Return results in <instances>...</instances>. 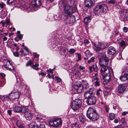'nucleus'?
Segmentation results:
<instances>
[{"label": "nucleus", "mask_w": 128, "mask_h": 128, "mask_svg": "<svg viewBox=\"0 0 128 128\" xmlns=\"http://www.w3.org/2000/svg\"><path fill=\"white\" fill-rule=\"evenodd\" d=\"M99 60L100 65L101 68L100 74L103 77L104 80L106 83H107L111 80V78L110 74V70L106 66L108 64L109 59L105 56H101Z\"/></svg>", "instance_id": "obj_1"}, {"label": "nucleus", "mask_w": 128, "mask_h": 128, "mask_svg": "<svg viewBox=\"0 0 128 128\" xmlns=\"http://www.w3.org/2000/svg\"><path fill=\"white\" fill-rule=\"evenodd\" d=\"M108 9L107 6L102 4L97 5L94 9V12L96 16H98L106 12Z\"/></svg>", "instance_id": "obj_2"}, {"label": "nucleus", "mask_w": 128, "mask_h": 128, "mask_svg": "<svg viewBox=\"0 0 128 128\" xmlns=\"http://www.w3.org/2000/svg\"><path fill=\"white\" fill-rule=\"evenodd\" d=\"M86 116L90 119L93 121L97 120L99 118V115L96 112V110L92 108L88 109L87 112Z\"/></svg>", "instance_id": "obj_3"}, {"label": "nucleus", "mask_w": 128, "mask_h": 128, "mask_svg": "<svg viewBox=\"0 0 128 128\" xmlns=\"http://www.w3.org/2000/svg\"><path fill=\"white\" fill-rule=\"evenodd\" d=\"M76 8L69 5H66L63 8V13L65 16H70L76 11Z\"/></svg>", "instance_id": "obj_4"}, {"label": "nucleus", "mask_w": 128, "mask_h": 128, "mask_svg": "<svg viewBox=\"0 0 128 128\" xmlns=\"http://www.w3.org/2000/svg\"><path fill=\"white\" fill-rule=\"evenodd\" d=\"M62 120L61 118H56L49 122L50 125L54 127H58L61 126Z\"/></svg>", "instance_id": "obj_5"}, {"label": "nucleus", "mask_w": 128, "mask_h": 128, "mask_svg": "<svg viewBox=\"0 0 128 128\" xmlns=\"http://www.w3.org/2000/svg\"><path fill=\"white\" fill-rule=\"evenodd\" d=\"M81 100L79 99H76L73 101L72 103L71 107L74 110H78L82 104Z\"/></svg>", "instance_id": "obj_6"}, {"label": "nucleus", "mask_w": 128, "mask_h": 128, "mask_svg": "<svg viewBox=\"0 0 128 128\" xmlns=\"http://www.w3.org/2000/svg\"><path fill=\"white\" fill-rule=\"evenodd\" d=\"M20 92L17 90H14L9 94L10 98L12 100L18 98L20 96Z\"/></svg>", "instance_id": "obj_7"}, {"label": "nucleus", "mask_w": 128, "mask_h": 128, "mask_svg": "<svg viewBox=\"0 0 128 128\" xmlns=\"http://www.w3.org/2000/svg\"><path fill=\"white\" fill-rule=\"evenodd\" d=\"M6 64L3 65L2 66L3 69L4 70H9L12 71L14 70V69L12 66V65L10 63V61L8 60H7L6 61Z\"/></svg>", "instance_id": "obj_8"}, {"label": "nucleus", "mask_w": 128, "mask_h": 128, "mask_svg": "<svg viewBox=\"0 0 128 128\" xmlns=\"http://www.w3.org/2000/svg\"><path fill=\"white\" fill-rule=\"evenodd\" d=\"M66 16V18L64 21V22L66 24H72L74 23L75 21V18L73 16Z\"/></svg>", "instance_id": "obj_9"}, {"label": "nucleus", "mask_w": 128, "mask_h": 128, "mask_svg": "<svg viewBox=\"0 0 128 128\" xmlns=\"http://www.w3.org/2000/svg\"><path fill=\"white\" fill-rule=\"evenodd\" d=\"M95 92V90L94 88H91L89 89L84 93V96L86 99H88Z\"/></svg>", "instance_id": "obj_10"}, {"label": "nucleus", "mask_w": 128, "mask_h": 128, "mask_svg": "<svg viewBox=\"0 0 128 128\" xmlns=\"http://www.w3.org/2000/svg\"><path fill=\"white\" fill-rule=\"evenodd\" d=\"M126 89L124 85L121 84L119 85L116 88L117 92L118 95H119L122 94Z\"/></svg>", "instance_id": "obj_11"}, {"label": "nucleus", "mask_w": 128, "mask_h": 128, "mask_svg": "<svg viewBox=\"0 0 128 128\" xmlns=\"http://www.w3.org/2000/svg\"><path fill=\"white\" fill-rule=\"evenodd\" d=\"M116 52L115 48L112 46L109 47L107 50V54L108 56L110 58H112L114 56Z\"/></svg>", "instance_id": "obj_12"}, {"label": "nucleus", "mask_w": 128, "mask_h": 128, "mask_svg": "<svg viewBox=\"0 0 128 128\" xmlns=\"http://www.w3.org/2000/svg\"><path fill=\"white\" fill-rule=\"evenodd\" d=\"M74 88L78 93L81 92L83 89V86L81 84L76 82L74 84Z\"/></svg>", "instance_id": "obj_13"}, {"label": "nucleus", "mask_w": 128, "mask_h": 128, "mask_svg": "<svg viewBox=\"0 0 128 128\" xmlns=\"http://www.w3.org/2000/svg\"><path fill=\"white\" fill-rule=\"evenodd\" d=\"M96 97L92 96L88 99L86 100V102L88 105H94L96 104Z\"/></svg>", "instance_id": "obj_14"}, {"label": "nucleus", "mask_w": 128, "mask_h": 128, "mask_svg": "<svg viewBox=\"0 0 128 128\" xmlns=\"http://www.w3.org/2000/svg\"><path fill=\"white\" fill-rule=\"evenodd\" d=\"M94 44V49L97 52H98L102 50L105 47L104 45L103 44L98 43L97 44Z\"/></svg>", "instance_id": "obj_15"}, {"label": "nucleus", "mask_w": 128, "mask_h": 128, "mask_svg": "<svg viewBox=\"0 0 128 128\" xmlns=\"http://www.w3.org/2000/svg\"><path fill=\"white\" fill-rule=\"evenodd\" d=\"M24 115L26 120H30L32 119L34 114L30 111L28 110L25 111Z\"/></svg>", "instance_id": "obj_16"}, {"label": "nucleus", "mask_w": 128, "mask_h": 128, "mask_svg": "<svg viewBox=\"0 0 128 128\" xmlns=\"http://www.w3.org/2000/svg\"><path fill=\"white\" fill-rule=\"evenodd\" d=\"M126 10H122L120 12V18L122 21L127 20V16H126Z\"/></svg>", "instance_id": "obj_17"}, {"label": "nucleus", "mask_w": 128, "mask_h": 128, "mask_svg": "<svg viewBox=\"0 0 128 128\" xmlns=\"http://www.w3.org/2000/svg\"><path fill=\"white\" fill-rule=\"evenodd\" d=\"M31 4L34 7L38 8L41 5L42 2L41 0H33L31 1Z\"/></svg>", "instance_id": "obj_18"}, {"label": "nucleus", "mask_w": 128, "mask_h": 128, "mask_svg": "<svg viewBox=\"0 0 128 128\" xmlns=\"http://www.w3.org/2000/svg\"><path fill=\"white\" fill-rule=\"evenodd\" d=\"M95 3L94 0H85L84 4L86 7L89 8L91 7Z\"/></svg>", "instance_id": "obj_19"}, {"label": "nucleus", "mask_w": 128, "mask_h": 128, "mask_svg": "<svg viewBox=\"0 0 128 128\" xmlns=\"http://www.w3.org/2000/svg\"><path fill=\"white\" fill-rule=\"evenodd\" d=\"M94 72H97L98 70V68L96 64L95 63H93L92 66H90L89 67V69L90 71L91 72H92L93 71L92 69Z\"/></svg>", "instance_id": "obj_20"}, {"label": "nucleus", "mask_w": 128, "mask_h": 128, "mask_svg": "<svg viewBox=\"0 0 128 128\" xmlns=\"http://www.w3.org/2000/svg\"><path fill=\"white\" fill-rule=\"evenodd\" d=\"M22 106H15L13 108V111L16 113H21L24 109Z\"/></svg>", "instance_id": "obj_21"}, {"label": "nucleus", "mask_w": 128, "mask_h": 128, "mask_svg": "<svg viewBox=\"0 0 128 128\" xmlns=\"http://www.w3.org/2000/svg\"><path fill=\"white\" fill-rule=\"evenodd\" d=\"M86 118L83 115L81 114L79 116L80 122L82 123H84L86 121Z\"/></svg>", "instance_id": "obj_22"}, {"label": "nucleus", "mask_w": 128, "mask_h": 128, "mask_svg": "<svg viewBox=\"0 0 128 128\" xmlns=\"http://www.w3.org/2000/svg\"><path fill=\"white\" fill-rule=\"evenodd\" d=\"M9 96L6 95L5 96L0 95V98L2 100L4 101L5 100H8L10 99V97Z\"/></svg>", "instance_id": "obj_23"}, {"label": "nucleus", "mask_w": 128, "mask_h": 128, "mask_svg": "<svg viewBox=\"0 0 128 128\" xmlns=\"http://www.w3.org/2000/svg\"><path fill=\"white\" fill-rule=\"evenodd\" d=\"M42 116L40 115H38L37 116H36L35 119V124L36 123H38V122L40 123L41 120L42 119Z\"/></svg>", "instance_id": "obj_24"}, {"label": "nucleus", "mask_w": 128, "mask_h": 128, "mask_svg": "<svg viewBox=\"0 0 128 128\" xmlns=\"http://www.w3.org/2000/svg\"><path fill=\"white\" fill-rule=\"evenodd\" d=\"M36 128H46L45 125L40 122H38L35 124Z\"/></svg>", "instance_id": "obj_25"}, {"label": "nucleus", "mask_w": 128, "mask_h": 128, "mask_svg": "<svg viewBox=\"0 0 128 128\" xmlns=\"http://www.w3.org/2000/svg\"><path fill=\"white\" fill-rule=\"evenodd\" d=\"M25 50L26 51V54H28V49L27 48H21L20 50V52L22 54H23L24 55V51H25Z\"/></svg>", "instance_id": "obj_26"}, {"label": "nucleus", "mask_w": 128, "mask_h": 128, "mask_svg": "<svg viewBox=\"0 0 128 128\" xmlns=\"http://www.w3.org/2000/svg\"><path fill=\"white\" fill-rule=\"evenodd\" d=\"M71 128H80V125L76 122L72 124L71 125Z\"/></svg>", "instance_id": "obj_27"}, {"label": "nucleus", "mask_w": 128, "mask_h": 128, "mask_svg": "<svg viewBox=\"0 0 128 128\" xmlns=\"http://www.w3.org/2000/svg\"><path fill=\"white\" fill-rule=\"evenodd\" d=\"M102 91L100 89H99L96 91V94L98 97L100 96L102 93Z\"/></svg>", "instance_id": "obj_28"}, {"label": "nucleus", "mask_w": 128, "mask_h": 128, "mask_svg": "<svg viewBox=\"0 0 128 128\" xmlns=\"http://www.w3.org/2000/svg\"><path fill=\"white\" fill-rule=\"evenodd\" d=\"M108 2L109 4L115 5L116 4L117 2L116 0H110L108 1Z\"/></svg>", "instance_id": "obj_29"}, {"label": "nucleus", "mask_w": 128, "mask_h": 128, "mask_svg": "<svg viewBox=\"0 0 128 128\" xmlns=\"http://www.w3.org/2000/svg\"><path fill=\"white\" fill-rule=\"evenodd\" d=\"M17 126L19 128H24L23 125L22 124L20 121L18 120L16 122Z\"/></svg>", "instance_id": "obj_30"}, {"label": "nucleus", "mask_w": 128, "mask_h": 128, "mask_svg": "<svg viewBox=\"0 0 128 128\" xmlns=\"http://www.w3.org/2000/svg\"><path fill=\"white\" fill-rule=\"evenodd\" d=\"M91 19L90 17L89 16L85 18L84 19V22L85 23L87 24L88 23L90 22Z\"/></svg>", "instance_id": "obj_31"}, {"label": "nucleus", "mask_w": 128, "mask_h": 128, "mask_svg": "<svg viewBox=\"0 0 128 128\" xmlns=\"http://www.w3.org/2000/svg\"><path fill=\"white\" fill-rule=\"evenodd\" d=\"M54 18L56 20H60L62 19V16L61 15H55L54 16Z\"/></svg>", "instance_id": "obj_32"}, {"label": "nucleus", "mask_w": 128, "mask_h": 128, "mask_svg": "<svg viewBox=\"0 0 128 128\" xmlns=\"http://www.w3.org/2000/svg\"><path fill=\"white\" fill-rule=\"evenodd\" d=\"M62 6H63V8H64V6L66 5H68L66 4V0H62L60 2Z\"/></svg>", "instance_id": "obj_33"}, {"label": "nucleus", "mask_w": 128, "mask_h": 128, "mask_svg": "<svg viewBox=\"0 0 128 128\" xmlns=\"http://www.w3.org/2000/svg\"><path fill=\"white\" fill-rule=\"evenodd\" d=\"M39 66V64L38 63H36L35 64H34L31 67L32 68L34 69L37 70L38 69V68L37 67Z\"/></svg>", "instance_id": "obj_34"}, {"label": "nucleus", "mask_w": 128, "mask_h": 128, "mask_svg": "<svg viewBox=\"0 0 128 128\" xmlns=\"http://www.w3.org/2000/svg\"><path fill=\"white\" fill-rule=\"evenodd\" d=\"M109 119L111 120H112L114 118L115 115L113 113H110L109 114Z\"/></svg>", "instance_id": "obj_35"}, {"label": "nucleus", "mask_w": 128, "mask_h": 128, "mask_svg": "<svg viewBox=\"0 0 128 128\" xmlns=\"http://www.w3.org/2000/svg\"><path fill=\"white\" fill-rule=\"evenodd\" d=\"M95 58L94 57H92L88 61V63H90L91 62H95Z\"/></svg>", "instance_id": "obj_36"}, {"label": "nucleus", "mask_w": 128, "mask_h": 128, "mask_svg": "<svg viewBox=\"0 0 128 128\" xmlns=\"http://www.w3.org/2000/svg\"><path fill=\"white\" fill-rule=\"evenodd\" d=\"M16 80L17 83H18V82H19V81H20V82L19 83V84H20V86H21L24 84V82H22L21 79L20 78H19L18 79V78H16Z\"/></svg>", "instance_id": "obj_37"}, {"label": "nucleus", "mask_w": 128, "mask_h": 128, "mask_svg": "<svg viewBox=\"0 0 128 128\" xmlns=\"http://www.w3.org/2000/svg\"><path fill=\"white\" fill-rule=\"evenodd\" d=\"M66 50L64 48H60V52H61V54L62 55L66 52Z\"/></svg>", "instance_id": "obj_38"}, {"label": "nucleus", "mask_w": 128, "mask_h": 128, "mask_svg": "<svg viewBox=\"0 0 128 128\" xmlns=\"http://www.w3.org/2000/svg\"><path fill=\"white\" fill-rule=\"evenodd\" d=\"M55 79L58 82H60L62 81V79L58 76H55Z\"/></svg>", "instance_id": "obj_39"}, {"label": "nucleus", "mask_w": 128, "mask_h": 128, "mask_svg": "<svg viewBox=\"0 0 128 128\" xmlns=\"http://www.w3.org/2000/svg\"><path fill=\"white\" fill-rule=\"evenodd\" d=\"M120 45L121 47H123L126 45V43L124 40H122L120 43Z\"/></svg>", "instance_id": "obj_40"}, {"label": "nucleus", "mask_w": 128, "mask_h": 128, "mask_svg": "<svg viewBox=\"0 0 128 128\" xmlns=\"http://www.w3.org/2000/svg\"><path fill=\"white\" fill-rule=\"evenodd\" d=\"M76 54L77 55L78 57V60H77V61L78 62V61L81 60L82 59L81 55L78 53H77Z\"/></svg>", "instance_id": "obj_41"}, {"label": "nucleus", "mask_w": 128, "mask_h": 128, "mask_svg": "<svg viewBox=\"0 0 128 128\" xmlns=\"http://www.w3.org/2000/svg\"><path fill=\"white\" fill-rule=\"evenodd\" d=\"M120 79L121 81L123 82L126 80V78L124 77L123 75L122 76L120 77Z\"/></svg>", "instance_id": "obj_42"}, {"label": "nucleus", "mask_w": 128, "mask_h": 128, "mask_svg": "<svg viewBox=\"0 0 128 128\" xmlns=\"http://www.w3.org/2000/svg\"><path fill=\"white\" fill-rule=\"evenodd\" d=\"M75 50L73 48L69 50L70 54H74V52H75Z\"/></svg>", "instance_id": "obj_43"}, {"label": "nucleus", "mask_w": 128, "mask_h": 128, "mask_svg": "<svg viewBox=\"0 0 128 128\" xmlns=\"http://www.w3.org/2000/svg\"><path fill=\"white\" fill-rule=\"evenodd\" d=\"M100 80H96L95 82V85L96 86H99L100 85Z\"/></svg>", "instance_id": "obj_44"}, {"label": "nucleus", "mask_w": 128, "mask_h": 128, "mask_svg": "<svg viewBox=\"0 0 128 128\" xmlns=\"http://www.w3.org/2000/svg\"><path fill=\"white\" fill-rule=\"evenodd\" d=\"M46 72L48 73H51L52 74L53 73V70L50 68L49 69H47Z\"/></svg>", "instance_id": "obj_45"}, {"label": "nucleus", "mask_w": 128, "mask_h": 128, "mask_svg": "<svg viewBox=\"0 0 128 128\" xmlns=\"http://www.w3.org/2000/svg\"><path fill=\"white\" fill-rule=\"evenodd\" d=\"M32 64H33L31 60H30L26 64V66H28Z\"/></svg>", "instance_id": "obj_46"}, {"label": "nucleus", "mask_w": 128, "mask_h": 128, "mask_svg": "<svg viewBox=\"0 0 128 128\" xmlns=\"http://www.w3.org/2000/svg\"><path fill=\"white\" fill-rule=\"evenodd\" d=\"M103 93L104 98H106L108 94V92L106 91H105Z\"/></svg>", "instance_id": "obj_47"}, {"label": "nucleus", "mask_w": 128, "mask_h": 128, "mask_svg": "<svg viewBox=\"0 0 128 128\" xmlns=\"http://www.w3.org/2000/svg\"><path fill=\"white\" fill-rule=\"evenodd\" d=\"M36 126L35 125V123L34 124H30L29 125L28 128H35V127Z\"/></svg>", "instance_id": "obj_48"}, {"label": "nucleus", "mask_w": 128, "mask_h": 128, "mask_svg": "<svg viewBox=\"0 0 128 128\" xmlns=\"http://www.w3.org/2000/svg\"><path fill=\"white\" fill-rule=\"evenodd\" d=\"M13 54L14 56L16 57H18L19 56V54L18 52H13Z\"/></svg>", "instance_id": "obj_49"}, {"label": "nucleus", "mask_w": 128, "mask_h": 128, "mask_svg": "<svg viewBox=\"0 0 128 128\" xmlns=\"http://www.w3.org/2000/svg\"><path fill=\"white\" fill-rule=\"evenodd\" d=\"M105 110L106 111V112L108 113V111H109V110L108 106L107 105H106L105 106Z\"/></svg>", "instance_id": "obj_50"}, {"label": "nucleus", "mask_w": 128, "mask_h": 128, "mask_svg": "<svg viewBox=\"0 0 128 128\" xmlns=\"http://www.w3.org/2000/svg\"><path fill=\"white\" fill-rule=\"evenodd\" d=\"M123 75L126 79V80H128V74L125 73Z\"/></svg>", "instance_id": "obj_51"}, {"label": "nucleus", "mask_w": 128, "mask_h": 128, "mask_svg": "<svg viewBox=\"0 0 128 128\" xmlns=\"http://www.w3.org/2000/svg\"><path fill=\"white\" fill-rule=\"evenodd\" d=\"M84 42L85 44H87L89 43V41L88 40H84Z\"/></svg>", "instance_id": "obj_52"}, {"label": "nucleus", "mask_w": 128, "mask_h": 128, "mask_svg": "<svg viewBox=\"0 0 128 128\" xmlns=\"http://www.w3.org/2000/svg\"><path fill=\"white\" fill-rule=\"evenodd\" d=\"M90 52L89 50H87L85 52L86 56H87L90 54Z\"/></svg>", "instance_id": "obj_53"}, {"label": "nucleus", "mask_w": 128, "mask_h": 128, "mask_svg": "<svg viewBox=\"0 0 128 128\" xmlns=\"http://www.w3.org/2000/svg\"><path fill=\"white\" fill-rule=\"evenodd\" d=\"M48 76L50 78H52L53 79H54V76L53 74H52L51 76H50V74H48Z\"/></svg>", "instance_id": "obj_54"}, {"label": "nucleus", "mask_w": 128, "mask_h": 128, "mask_svg": "<svg viewBox=\"0 0 128 128\" xmlns=\"http://www.w3.org/2000/svg\"><path fill=\"white\" fill-rule=\"evenodd\" d=\"M0 23L2 24V26L4 27L5 26V24H6L5 22H4L3 20H2L0 22Z\"/></svg>", "instance_id": "obj_55"}, {"label": "nucleus", "mask_w": 128, "mask_h": 128, "mask_svg": "<svg viewBox=\"0 0 128 128\" xmlns=\"http://www.w3.org/2000/svg\"><path fill=\"white\" fill-rule=\"evenodd\" d=\"M128 29L127 28L124 27L123 28L124 32H126L128 31Z\"/></svg>", "instance_id": "obj_56"}, {"label": "nucleus", "mask_w": 128, "mask_h": 128, "mask_svg": "<svg viewBox=\"0 0 128 128\" xmlns=\"http://www.w3.org/2000/svg\"><path fill=\"white\" fill-rule=\"evenodd\" d=\"M124 72H128V68L127 67H126L124 68Z\"/></svg>", "instance_id": "obj_57"}, {"label": "nucleus", "mask_w": 128, "mask_h": 128, "mask_svg": "<svg viewBox=\"0 0 128 128\" xmlns=\"http://www.w3.org/2000/svg\"><path fill=\"white\" fill-rule=\"evenodd\" d=\"M82 83L83 84L86 85V84H88V83L87 82L84 80H82Z\"/></svg>", "instance_id": "obj_58"}, {"label": "nucleus", "mask_w": 128, "mask_h": 128, "mask_svg": "<svg viewBox=\"0 0 128 128\" xmlns=\"http://www.w3.org/2000/svg\"><path fill=\"white\" fill-rule=\"evenodd\" d=\"M33 55L35 57L38 58L39 57V55L36 53H33Z\"/></svg>", "instance_id": "obj_59"}, {"label": "nucleus", "mask_w": 128, "mask_h": 128, "mask_svg": "<svg viewBox=\"0 0 128 128\" xmlns=\"http://www.w3.org/2000/svg\"><path fill=\"white\" fill-rule=\"evenodd\" d=\"M127 114H128V112H124L122 113V115L123 116H126Z\"/></svg>", "instance_id": "obj_60"}, {"label": "nucleus", "mask_w": 128, "mask_h": 128, "mask_svg": "<svg viewBox=\"0 0 128 128\" xmlns=\"http://www.w3.org/2000/svg\"><path fill=\"white\" fill-rule=\"evenodd\" d=\"M6 25L8 24L10 22V21L9 20L7 19L6 20Z\"/></svg>", "instance_id": "obj_61"}, {"label": "nucleus", "mask_w": 128, "mask_h": 128, "mask_svg": "<svg viewBox=\"0 0 128 128\" xmlns=\"http://www.w3.org/2000/svg\"><path fill=\"white\" fill-rule=\"evenodd\" d=\"M94 79L96 80H99V78H98V76H93Z\"/></svg>", "instance_id": "obj_62"}, {"label": "nucleus", "mask_w": 128, "mask_h": 128, "mask_svg": "<svg viewBox=\"0 0 128 128\" xmlns=\"http://www.w3.org/2000/svg\"><path fill=\"white\" fill-rule=\"evenodd\" d=\"M18 36L19 39H21L22 38V36L21 34H18Z\"/></svg>", "instance_id": "obj_63"}, {"label": "nucleus", "mask_w": 128, "mask_h": 128, "mask_svg": "<svg viewBox=\"0 0 128 128\" xmlns=\"http://www.w3.org/2000/svg\"><path fill=\"white\" fill-rule=\"evenodd\" d=\"M12 110H8L7 111L9 115L10 116L12 114Z\"/></svg>", "instance_id": "obj_64"}]
</instances>
